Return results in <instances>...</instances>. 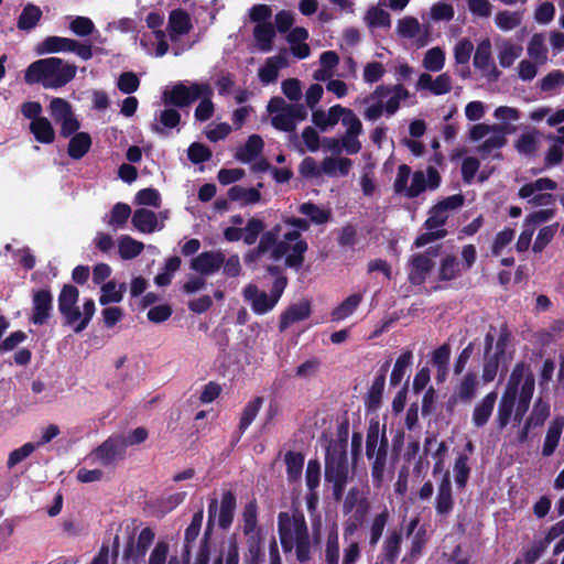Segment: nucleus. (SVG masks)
<instances>
[{"instance_id": "f257e3e1", "label": "nucleus", "mask_w": 564, "mask_h": 564, "mask_svg": "<svg viewBox=\"0 0 564 564\" xmlns=\"http://www.w3.org/2000/svg\"><path fill=\"white\" fill-rule=\"evenodd\" d=\"M306 250L307 243L301 239L300 232L294 229L283 231L282 225L265 231L257 248L258 254L270 251L271 259L275 261L285 258V265L290 268L302 265Z\"/></svg>"}, {"instance_id": "f03ea898", "label": "nucleus", "mask_w": 564, "mask_h": 564, "mask_svg": "<svg viewBox=\"0 0 564 564\" xmlns=\"http://www.w3.org/2000/svg\"><path fill=\"white\" fill-rule=\"evenodd\" d=\"M75 64L58 57H47L33 62L25 70L24 80L28 84H41L44 88H61L76 75Z\"/></svg>"}, {"instance_id": "7ed1b4c3", "label": "nucleus", "mask_w": 564, "mask_h": 564, "mask_svg": "<svg viewBox=\"0 0 564 564\" xmlns=\"http://www.w3.org/2000/svg\"><path fill=\"white\" fill-rule=\"evenodd\" d=\"M279 535L284 552L293 549L300 562L308 560L310 539L304 516L301 513L282 512L279 514Z\"/></svg>"}, {"instance_id": "20e7f679", "label": "nucleus", "mask_w": 564, "mask_h": 564, "mask_svg": "<svg viewBox=\"0 0 564 564\" xmlns=\"http://www.w3.org/2000/svg\"><path fill=\"white\" fill-rule=\"evenodd\" d=\"M79 291L72 284H65L58 295V311L65 325L72 326L76 333L83 332L91 321L96 307L91 299H87L83 305V312L77 306Z\"/></svg>"}, {"instance_id": "39448f33", "label": "nucleus", "mask_w": 564, "mask_h": 564, "mask_svg": "<svg viewBox=\"0 0 564 564\" xmlns=\"http://www.w3.org/2000/svg\"><path fill=\"white\" fill-rule=\"evenodd\" d=\"M267 109L271 115V124L281 131L291 132L296 128L297 121L306 118L304 106L299 104H288L281 97H273L269 101Z\"/></svg>"}, {"instance_id": "423d86ee", "label": "nucleus", "mask_w": 564, "mask_h": 564, "mask_svg": "<svg viewBox=\"0 0 564 564\" xmlns=\"http://www.w3.org/2000/svg\"><path fill=\"white\" fill-rule=\"evenodd\" d=\"M534 387L535 380L530 366L519 362L511 371L505 392L516 397L519 395V408H523L524 412L532 399Z\"/></svg>"}, {"instance_id": "0eeeda50", "label": "nucleus", "mask_w": 564, "mask_h": 564, "mask_svg": "<svg viewBox=\"0 0 564 564\" xmlns=\"http://www.w3.org/2000/svg\"><path fill=\"white\" fill-rule=\"evenodd\" d=\"M203 95H214L213 87L208 83H177L164 90L162 99L165 105L184 108L191 106Z\"/></svg>"}, {"instance_id": "6e6552de", "label": "nucleus", "mask_w": 564, "mask_h": 564, "mask_svg": "<svg viewBox=\"0 0 564 564\" xmlns=\"http://www.w3.org/2000/svg\"><path fill=\"white\" fill-rule=\"evenodd\" d=\"M468 137L473 142L484 140L477 147V151L482 155H489L506 145L507 129L503 124L476 123L469 129Z\"/></svg>"}, {"instance_id": "1a4fd4ad", "label": "nucleus", "mask_w": 564, "mask_h": 564, "mask_svg": "<svg viewBox=\"0 0 564 564\" xmlns=\"http://www.w3.org/2000/svg\"><path fill=\"white\" fill-rule=\"evenodd\" d=\"M464 202L465 198L460 194H455L440 200L430 209L425 227L429 230L443 229L442 227L445 225L449 216L459 209L464 205Z\"/></svg>"}, {"instance_id": "9d476101", "label": "nucleus", "mask_w": 564, "mask_h": 564, "mask_svg": "<svg viewBox=\"0 0 564 564\" xmlns=\"http://www.w3.org/2000/svg\"><path fill=\"white\" fill-rule=\"evenodd\" d=\"M126 449L121 441V434H113L96 447L90 454L89 458L104 466H113L117 460L124 457Z\"/></svg>"}, {"instance_id": "9b49d317", "label": "nucleus", "mask_w": 564, "mask_h": 564, "mask_svg": "<svg viewBox=\"0 0 564 564\" xmlns=\"http://www.w3.org/2000/svg\"><path fill=\"white\" fill-rule=\"evenodd\" d=\"M348 477V467L344 454L327 453L325 478L334 485V495L340 499Z\"/></svg>"}, {"instance_id": "f8f14e48", "label": "nucleus", "mask_w": 564, "mask_h": 564, "mask_svg": "<svg viewBox=\"0 0 564 564\" xmlns=\"http://www.w3.org/2000/svg\"><path fill=\"white\" fill-rule=\"evenodd\" d=\"M395 32L400 37L413 40L419 47L427 45L431 40L430 28L410 15L398 20Z\"/></svg>"}, {"instance_id": "ddd939ff", "label": "nucleus", "mask_w": 564, "mask_h": 564, "mask_svg": "<svg viewBox=\"0 0 564 564\" xmlns=\"http://www.w3.org/2000/svg\"><path fill=\"white\" fill-rule=\"evenodd\" d=\"M389 97L384 105V110L388 116L394 115L400 108V102L409 98V91L401 85L395 86H377L376 89L366 98L364 102H369L370 99H382Z\"/></svg>"}, {"instance_id": "4468645a", "label": "nucleus", "mask_w": 564, "mask_h": 564, "mask_svg": "<svg viewBox=\"0 0 564 564\" xmlns=\"http://www.w3.org/2000/svg\"><path fill=\"white\" fill-rule=\"evenodd\" d=\"M437 256V249L425 253L413 254L408 262L409 281L412 284H422L431 272L434 262L433 258Z\"/></svg>"}, {"instance_id": "2eb2a0df", "label": "nucleus", "mask_w": 564, "mask_h": 564, "mask_svg": "<svg viewBox=\"0 0 564 564\" xmlns=\"http://www.w3.org/2000/svg\"><path fill=\"white\" fill-rule=\"evenodd\" d=\"M511 334L506 324L490 325L485 335V352H492L505 359Z\"/></svg>"}, {"instance_id": "dca6fc26", "label": "nucleus", "mask_w": 564, "mask_h": 564, "mask_svg": "<svg viewBox=\"0 0 564 564\" xmlns=\"http://www.w3.org/2000/svg\"><path fill=\"white\" fill-rule=\"evenodd\" d=\"M474 67L479 69L489 80H497L501 73L491 58V42L489 39L480 41L473 58Z\"/></svg>"}, {"instance_id": "f3484780", "label": "nucleus", "mask_w": 564, "mask_h": 564, "mask_svg": "<svg viewBox=\"0 0 564 564\" xmlns=\"http://www.w3.org/2000/svg\"><path fill=\"white\" fill-rule=\"evenodd\" d=\"M441 184V176L437 170L429 166L426 171H415L411 176V184L408 191V198H414L426 188L435 189Z\"/></svg>"}, {"instance_id": "a211bd4d", "label": "nucleus", "mask_w": 564, "mask_h": 564, "mask_svg": "<svg viewBox=\"0 0 564 564\" xmlns=\"http://www.w3.org/2000/svg\"><path fill=\"white\" fill-rule=\"evenodd\" d=\"M224 261L225 254L221 251H205L191 260V269L202 275H212L223 267Z\"/></svg>"}, {"instance_id": "6ab92c4d", "label": "nucleus", "mask_w": 564, "mask_h": 564, "mask_svg": "<svg viewBox=\"0 0 564 564\" xmlns=\"http://www.w3.org/2000/svg\"><path fill=\"white\" fill-rule=\"evenodd\" d=\"M243 299L250 304L253 313L263 315L276 305L270 294L258 289L254 284H248L242 291Z\"/></svg>"}, {"instance_id": "aec40b11", "label": "nucleus", "mask_w": 564, "mask_h": 564, "mask_svg": "<svg viewBox=\"0 0 564 564\" xmlns=\"http://www.w3.org/2000/svg\"><path fill=\"white\" fill-rule=\"evenodd\" d=\"M453 88V79L448 73H442L433 78L429 73H422L416 83L417 90H429L435 96L448 94Z\"/></svg>"}, {"instance_id": "412c9836", "label": "nucleus", "mask_w": 564, "mask_h": 564, "mask_svg": "<svg viewBox=\"0 0 564 564\" xmlns=\"http://www.w3.org/2000/svg\"><path fill=\"white\" fill-rule=\"evenodd\" d=\"M53 296L48 290H40L33 294V310L30 321L33 324L42 325L51 316Z\"/></svg>"}, {"instance_id": "4be33fe9", "label": "nucleus", "mask_w": 564, "mask_h": 564, "mask_svg": "<svg viewBox=\"0 0 564 564\" xmlns=\"http://www.w3.org/2000/svg\"><path fill=\"white\" fill-rule=\"evenodd\" d=\"M155 533L150 528L140 531L135 542H131L124 551V557L131 560L134 564H139L150 545L153 543Z\"/></svg>"}, {"instance_id": "5701e85b", "label": "nucleus", "mask_w": 564, "mask_h": 564, "mask_svg": "<svg viewBox=\"0 0 564 564\" xmlns=\"http://www.w3.org/2000/svg\"><path fill=\"white\" fill-rule=\"evenodd\" d=\"M311 315V302L302 300L297 303L291 304L280 317L279 328L284 332L292 324L306 319Z\"/></svg>"}, {"instance_id": "b1692460", "label": "nucleus", "mask_w": 564, "mask_h": 564, "mask_svg": "<svg viewBox=\"0 0 564 564\" xmlns=\"http://www.w3.org/2000/svg\"><path fill=\"white\" fill-rule=\"evenodd\" d=\"M352 167V161L341 155H328L322 161L323 175L328 177H345Z\"/></svg>"}, {"instance_id": "393cba45", "label": "nucleus", "mask_w": 564, "mask_h": 564, "mask_svg": "<svg viewBox=\"0 0 564 564\" xmlns=\"http://www.w3.org/2000/svg\"><path fill=\"white\" fill-rule=\"evenodd\" d=\"M192 28L191 18L186 11L182 9L171 11L167 32L172 41H176L180 36L189 33Z\"/></svg>"}, {"instance_id": "a878e982", "label": "nucleus", "mask_w": 564, "mask_h": 564, "mask_svg": "<svg viewBox=\"0 0 564 564\" xmlns=\"http://www.w3.org/2000/svg\"><path fill=\"white\" fill-rule=\"evenodd\" d=\"M132 225L142 234H151L163 228L154 212L147 208H139L132 215Z\"/></svg>"}, {"instance_id": "bb28decb", "label": "nucleus", "mask_w": 564, "mask_h": 564, "mask_svg": "<svg viewBox=\"0 0 564 564\" xmlns=\"http://www.w3.org/2000/svg\"><path fill=\"white\" fill-rule=\"evenodd\" d=\"M497 402V393L491 391L478 401L473 410L471 422L476 427H481L489 421Z\"/></svg>"}, {"instance_id": "cd10ccee", "label": "nucleus", "mask_w": 564, "mask_h": 564, "mask_svg": "<svg viewBox=\"0 0 564 564\" xmlns=\"http://www.w3.org/2000/svg\"><path fill=\"white\" fill-rule=\"evenodd\" d=\"M454 507V498L452 495V484L449 475L446 473L437 488L435 498V509L437 514L442 517L448 516Z\"/></svg>"}, {"instance_id": "c85d7f7f", "label": "nucleus", "mask_w": 564, "mask_h": 564, "mask_svg": "<svg viewBox=\"0 0 564 564\" xmlns=\"http://www.w3.org/2000/svg\"><path fill=\"white\" fill-rule=\"evenodd\" d=\"M344 107L341 105L332 106L327 110L317 109L312 112V122L322 131L334 128L340 120Z\"/></svg>"}, {"instance_id": "c756f323", "label": "nucleus", "mask_w": 564, "mask_h": 564, "mask_svg": "<svg viewBox=\"0 0 564 564\" xmlns=\"http://www.w3.org/2000/svg\"><path fill=\"white\" fill-rule=\"evenodd\" d=\"M180 121V112L174 108H166L155 115L154 120L151 124V129L153 132L160 135H166L165 130L177 127Z\"/></svg>"}, {"instance_id": "7c9ffc66", "label": "nucleus", "mask_w": 564, "mask_h": 564, "mask_svg": "<svg viewBox=\"0 0 564 564\" xmlns=\"http://www.w3.org/2000/svg\"><path fill=\"white\" fill-rule=\"evenodd\" d=\"M563 429H564V417L563 416L554 417L549 425V429H547V432H546V435L544 438L543 448H542L543 456L549 457L555 452V449L558 445Z\"/></svg>"}, {"instance_id": "2f4dec72", "label": "nucleus", "mask_w": 564, "mask_h": 564, "mask_svg": "<svg viewBox=\"0 0 564 564\" xmlns=\"http://www.w3.org/2000/svg\"><path fill=\"white\" fill-rule=\"evenodd\" d=\"M478 387V378L474 372L465 373L458 381L454 398L460 402H470L476 393Z\"/></svg>"}, {"instance_id": "473e14b6", "label": "nucleus", "mask_w": 564, "mask_h": 564, "mask_svg": "<svg viewBox=\"0 0 564 564\" xmlns=\"http://www.w3.org/2000/svg\"><path fill=\"white\" fill-rule=\"evenodd\" d=\"M260 187H262L261 183L258 185V188L235 185L228 189V198L238 202L241 206L254 205L261 199Z\"/></svg>"}, {"instance_id": "72a5a7b5", "label": "nucleus", "mask_w": 564, "mask_h": 564, "mask_svg": "<svg viewBox=\"0 0 564 564\" xmlns=\"http://www.w3.org/2000/svg\"><path fill=\"white\" fill-rule=\"evenodd\" d=\"M498 59L503 68H509L522 55V45L511 42L510 40H501L498 44Z\"/></svg>"}, {"instance_id": "f704fd0d", "label": "nucleus", "mask_w": 564, "mask_h": 564, "mask_svg": "<svg viewBox=\"0 0 564 564\" xmlns=\"http://www.w3.org/2000/svg\"><path fill=\"white\" fill-rule=\"evenodd\" d=\"M75 40L62 36H47L37 46L39 54L72 52Z\"/></svg>"}, {"instance_id": "c9c22d12", "label": "nucleus", "mask_w": 564, "mask_h": 564, "mask_svg": "<svg viewBox=\"0 0 564 564\" xmlns=\"http://www.w3.org/2000/svg\"><path fill=\"white\" fill-rule=\"evenodd\" d=\"M527 54L529 58L536 61L540 65L546 64L549 61V50L543 33H534L530 37L527 44Z\"/></svg>"}, {"instance_id": "e433bc0d", "label": "nucleus", "mask_w": 564, "mask_h": 564, "mask_svg": "<svg viewBox=\"0 0 564 564\" xmlns=\"http://www.w3.org/2000/svg\"><path fill=\"white\" fill-rule=\"evenodd\" d=\"M253 37L257 47L262 52H270L273 48V40L275 37V29L271 22L256 24L253 29Z\"/></svg>"}, {"instance_id": "4c0bfd02", "label": "nucleus", "mask_w": 564, "mask_h": 564, "mask_svg": "<svg viewBox=\"0 0 564 564\" xmlns=\"http://www.w3.org/2000/svg\"><path fill=\"white\" fill-rule=\"evenodd\" d=\"M288 65L284 56L276 55L269 57L265 64L259 69V78L263 84H270L276 80L279 70Z\"/></svg>"}, {"instance_id": "58836bf2", "label": "nucleus", "mask_w": 564, "mask_h": 564, "mask_svg": "<svg viewBox=\"0 0 564 564\" xmlns=\"http://www.w3.org/2000/svg\"><path fill=\"white\" fill-rule=\"evenodd\" d=\"M30 131L40 143L51 144L55 140V130L46 117L31 121Z\"/></svg>"}, {"instance_id": "ea45409f", "label": "nucleus", "mask_w": 564, "mask_h": 564, "mask_svg": "<svg viewBox=\"0 0 564 564\" xmlns=\"http://www.w3.org/2000/svg\"><path fill=\"white\" fill-rule=\"evenodd\" d=\"M236 509V496L232 491H226L223 494L218 524L223 529H228L234 520Z\"/></svg>"}, {"instance_id": "a19ab883", "label": "nucleus", "mask_w": 564, "mask_h": 564, "mask_svg": "<svg viewBox=\"0 0 564 564\" xmlns=\"http://www.w3.org/2000/svg\"><path fill=\"white\" fill-rule=\"evenodd\" d=\"M263 149V140L258 134H252L248 138L246 144L238 149L236 159L248 163L254 160Z\"/></svg>"}, {"instance_id": "79ce46f5", "label": "nucleus", "mask_w": 564, "mask_h": 564, "mask_svg": "<svg viewBox=\"0 0 564 564\" xmlns=\"http://www.w3.org/2000/svg\"><path fill=\"white\" fill-rule=\"evenodd\" d=\"M361 301L362 295L360 293L349 295L332 311V319L335 322L346 319L357 310Z\"/></svg>"}, {"instance_id": "37998d69", "label": "nucleus", "mask_w": 564, "mask_h": 564, "mask_svg": "<svg viewBox=\"0 0 564 564\" xmlns=\"http://www.w3.org/2000/svg\"><path fill=\"white\" fill-rule=\"evenodd\" d=\"M402 544V533L400 531H391L382 545V555L389 564H394L397 561Z\"/></svg>"}, {"instance_id": "c03bdc74", "label": "nucleus", "mask_w": 564, "mask_h": 564, "mask_svg": "<svg viewBox=\"0 0 564 564\" xmlns=\"http://www.w3.org/2000/svg\"><path fill=\"white\" fill-rule=\"evenodd\" d=\"M131 215V208L124 203H117L110 214L105 217L106 224L113 230L122 228Z\"/></svg>"}, {"instance_id": "a18cd8bd", "label": "nucleus", "mask_w": 564, "mask_h": 564, "mask_svg": "<svg viewBox=\"0 0 564 564\" xmlns=\"http://www.w3.org/2000/svg\"><path fill=\"white\" fill-rule=\"evenodd\" d=\"M101 295L99 297V303L101 305H108L110 303H119L123 299V294L126 292V284L121 283L117 285L115 281H109L101 285Z\"/></svg>"}, {"instance_id": "49530a36", "label": "nucleus", "mask_w": 564, "mask_h": 564, "mask_svg": "<svg viewBox=\"0 0 564 564\" xmlns=\"http://www.w3.org/2000/svg\"><path fill=\"white\" fill-rule=\"evenodd\" d=\"M41 18L42 10L33 3H28L22 10L17 25L20 30L30 31L35 28Z\"/></svg>"}, {"instance_id": "de8ad7c7", "label": "nucleus", "mask_w": 564, "mask_h": 564, "mask_svg": "<svg viewBox=\"0 0 564 564\" xmlns=\"http://www.w3.org/2000/svg\"><path fill=\"white\" fill-rule=\"evenodd\" d=\"M516 395H512L508 392H503L499 403H498V410H497V416L496 421L500 429H503L507 426V424L510 421V417L513 412L514 403H516Z\"/></svg>"}, {"instance_id": "09e8293b", "label": "nucleus", "mask_w": 564, "mask_h": 564, "mask_svg": "<svg viewBox=\"0 0 564 564\" xmlns=\"http://www.w3.org/2000/svg\"><path fill=\"white\" fill-rule=\"evenodd\" d=\"M143 249V242L138 241L128 235L121 236L118 240V251L120 257L124 260L138 257Z\"/></svg>"}, {"instance_id": "8fccbe9b", "label": "nucleus", "mask_w": 564, "mask_h": 564, "mask_svg": "<svg viewBox=\"0 0 564 564\" xmlns=\"http://www.w3.org/2000/svg\"><path fill=\"white\" fill-rule=\"evenodd\" d=\"M91 145V139L88 133H76L69 141L68 154L70 158L78 160L83 158Z\"/></svg>"}, {"instance_id": "3c124183", "label": "nucleus", "mask_w": 564, "mask_h": 564, "mask_svg": "<svg viewBox=\"0 0 564 564\" xmlns=\"http://www.w3.org/2000/svg\"><path fill=\"white\" fill-rule=\"evenodd\" d=\"M522 22V13L520 11H499L495 17V23L501 31L508 32L518 28Z\"/></svg>"}, {"instance_id": "603ef678", "label": "nucleus", "mask_w": 564, "mask_h": 564, "mask_svg": "<svg viewBox=\"0 0 564 564\" xmlns=\"http://www.w3.org/2000/svg\"><path fill=\"white\" fill-rule=\"evenodd\" d=\"M299 213L310 218L313 224L323 225L330 218V210L319 207L313 203H303L299 207Z\"/></svg>"}, {"instance_id": "864d4df0", "label": "nucleus", "mask_w": 564, "mask_h": 564, "mask_svg": "<svg viewBox=\"0 0 564 564\" xmlns=\"http://www.w3.org/2000/svg\"><path fill=\"white\" fill-rule=\"evenodd\" d=\"M422 64L429 72H441L445 66V52L438 46L427 50L424 54Z\"/></svg>"}, {"instance_id": "5fc2aeb1", "label": "nucleus", "mask_w": 564, "mask_h": 564, "mask_svg": "<svg viewBox=\"0 0 564 564\" xmlns=\"http://www.w3.org/2000/svg\"><path fill=\"white\" fill-rule=\"evenodd\" d=\"M412 351L405 350L400 355V357L397 359L393 370L390 375V384L393 387H397L401 383L402 379L404 378L408 368L412 364Z\"/></svg>"}, {"instance_id": "6e6d98bb", "label": "nucleus", "mask_w": 564, "mask_h": 564, "mask_svg": "<svg viewBox=\"0 0 564 564\" xmlns=\"http://www.w3.org/2000/svg\"><path fill=\"white\" fill-rule=\"evenodd\" d=\"M540 144L539 133L536 131H530L521 134L514 142V148L521 154L531 155L534 154Z\"/></svg>"}, {"instance_id": "4d7b16f0", "label": "nucleus", "mask_w": 564, "mask_h": 564, "mask_svg": "<svg viewBox=\"0 0 564 564\" xmlns=\"http://www.w3.org/2000/svg\"><path fill=\"white\" fill-rule=\"evenodd\" d=\"M556 187H557V184L553 180H551L549 177H541L534 182L523 185L519 189L518 195L521 198H527V197H531L533 194H535L538 192L554 191V189H556Z\"/></svg>"}, {"instance_id": "13d9d810", "label": "nucleus", "mask_w": 564, "mask_h": 564, "mask_svg": "<svg viewBox=\"0 0 564 564\" xmlns=\"http://www.w3.org/2000/svg\"><path fill=\"white\" fill-rule=\"evenodd\" d=\"M47 109L56 123H61L74 113L72 105L66 99L59 97L52 98Z\"/></svg>"}, {"instance_id": "bf43d9fd", "label": "nucleus", "mask_w": 564, "mask_h": 564, "mask_svg": "<svg viewBox=\"0 0 564 564\" xmlns=\"http://www.w3.org/2000/svg\"><path fill=\"white\" fill-rule=\"evenodd\" d=\"M550 415V404L538 399L533 405L532 412L527 420L525 429L541 426Z\"/></svg>"}, {"instance_id": "052dcab7", "label": "nucleus", "mask_w": 564, "mask_h": 564, "mask_svg": "<svg viewBox=\"0 0 564 564\" xmlns=\"http://www.w3.org/2000/svg\"><path fill=\"white\" fill-rule=\"evenodd\" d=\"M389 520V511L387 508H384L379 514H377L369 528V543L371 546L377 545L379 540L381 539V535L383 533V530L388 523Z\"/></svg>"}, {"instance_id": "680f3d73", "label": "nucleus", "mask_w": 564, "mask_h": 564, "mask_svg": "<svg viewBox=\"0 0 564 564\" xmlns=\"http://www.w3.org/2000/svg\"><path fill=\"white\" fill-rule=\"evenodd\" d=\"M263 561V547L261 535L248 536V552L245 555L246 564H261Z\"/></svg>"}, {"instance_id": "e2e57ef3", "label": "nucleus", "mask_w": 564, "mask_h": 564, "mask_svg": "<svg viewBox=\"0 0 564 564\" xmlns=\"http://www.w3.org/2000/svg\"><path fill=\"white\" fill-rule=\"evenodd\" d=\"M288 477L291 481L299 480L302 475L304 456L300 453L289 452L285 454Z\"/></svg>"}, {"instance_id": "0e129e2a", "label": "nucleus", "mask_w": 564, "mask_h": 564, "mask_svg": "<svg viewBox=\"0 0 564 564\" xmlns=\"http://www.w3.org/2000/svg\"><path fill=\"white\" fill-rule=\"evenodd\" d=\"M243 532L246 535H260L257 530V505L254 501H250L245 506L242 512Z\"/></svg>"}, {"instance_id": "69168bd1", "label": "nucleus", "mask_w": 564, "mask_h": 564, "mask_svg": "<svg viewBox=\"0 0 564 564\" xmlns=\"http://www.w3.org/2000/svg\"><path fill=\"white\" fill-rule=\"evenodd\" d=\"M365 21L370 28H389L391 24L390 14L379 7L370 8L366 13Z\"/></svg>"}, {"instance_id": "338daca9", "label": "nucleus", "mask_w": 564, "mask_h": 564, "mask_svg": "<svg viewBox=\"0 0 564 564\" xmlns=\"http://www.w3.org/2000/svg\"><path fill=\"white\" fill-rule=\"evenodd\" d=\"M557 230V223L542 227L536 235V238L532 246V250L535 253L542 252L545 249V247L552 241Z\"/></svg>"}, {"instance_id": "774afa93", "label": "nucleus", "mask_w": 564, "mask_h": 564, "mask_svg": "<svg viewBox=\"0 0 564 564\" xmlns=\"http://www.w3.org/2000/svg\"><path fill=\"white\" fill-rule=\"evenodd\" d=\"M213 564H239V549L236 540L228 542Z\"/></svg>"}]
</instances>
